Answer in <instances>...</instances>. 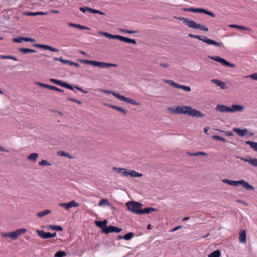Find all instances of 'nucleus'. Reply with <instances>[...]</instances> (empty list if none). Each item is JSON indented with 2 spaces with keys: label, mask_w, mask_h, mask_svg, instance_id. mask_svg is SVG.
Returning <instances> with one entry per match:
<instances>
[{
  "label": "nucleus",
  "mask_w": 257,
  "mask_h": 257,
  "mask_svg": "<svg viewBox=\"0 0 257 257\" xmlns=\"http://www.w3.org/2000/svg\"><path fill=\"white\" fill-rule=\"evenodd\" d=\"M189 37L198 39L200 41H202L204 43H205L208 45H212L216 47H220L221 46V43L217 42L213 40L210 39L205 36H199L192 34H189Z\"/></svg>",
  "instance_id": "obj_1"
},
{
  "label": "nucleus",
  "mask_w": 257,
  "mask_h": 257,
  "mask_svg": "<svg viewBox=\"0 0 257 257\" xmlns=\"http://www.w3.org/2000/svg\"><path fill=\"white\" fill-rule=\"evenodd\" d=\"M142 206V203L134 201H129L126 203L127 209L137 214H140Z\"/></svg>",
  "instance_id": "obj_2"
},
{
  "label": "nucleus",
  "mask_w": 257,
  "mask_h": 257,
  "mask_svg": "<svg viewBox=\"0 0 257 257\" xmlns=\"http://www.w3.org/2000/svg\"><path fill=\"white\" fill-rule=\"evenodd\" d=\"M26 231V229L22 228L18 229L14 231L3 233L2 236L4 237H9L13 240H16L20 235L25 233Z\"/></svg>",
  "instance_id": "obj_3"
},
{
  "label": "nucleus",
  "mask_w": 257,
  "mask_h": 257,
  "mask_svg": "<svg viewBox=\"0 0 257 257\" xmlns=\"http://www.w3.org/2000/svg\"><path fill=\"white\" fill-rule=\"evenodd\" d=\"M187 114L189 116L196 117H202L205 116L204 113H202L201 111L193 108L192 107L188 106L186 107Z\"/></svg>",
  "instance_id": "obj_4"
},
{
  "label": "nucleus",
  "mask_w": 257,
  "mask_h": 257,
  "mask_svg": "<svg viewBox=\"0 0 257 257\" xmlns=\"http://www.w3.org/2000/svg\"><path fill=\"white\" fill-rule=\"evenodd\" d=\"M164 82L175 88L182 89L184 91L188 92L191 91V88L189 86L180 85L173 80L164 79Z\"/></svg>",
  "instance_id": "obj_5"
},
{
  "label": "nucleus",
  "mask_w": 257,
  "mask_h": 257,
  "mask_svg": "<svg viewBox=\"0 0 257 257\" xmlns=\"http://www.w3.org/2000/svg\"><path fill=\"white\" fill-rule=\"evenodd\" d=\"M208 57L212 60L219 62L222 65L232 68L235 67V65L234 64L230 63L219 56H208Z\"/></svg>",
  "instance_id": "obj_6"
},
{
  "label": "nucleus",
  "mask_w": 257,
  "mask_h": 257,
  "mask_svg": "<svg viewBox=\"0 0 257 257\" xmlns=\"http://www.w3.org/2000/svg\"><path fill=\"white\" fill-rule=\"evenodd\" d=\"M49 81L50 82H51L52 83H54L56 85H58L59 86H60L61 87L66 88L70 90H73V86L66 82H64V81H61L60 80L56 79H54V78L50 79Z\"/></svg>",
  "instance_id": "obj_7"
},
{
  "label": "nucleus",
  "mask_w": 257,
  "mask_h": 257,
  "mask_svg": "<svg viewBox=\"0 0 257 257\" xmlns=\"http://www.w3.org/2000/svg\"><path fill=\"white\" fill-rule=\"evenodd\" d=\"M36 232L38 235L43 239L55 237L57 235L56 232H54L53 233H51L50 232H46L43 230H37Z\"/></svg>",
  "instance_id": "obj_8"
},
{
  "label": "nucleus",
  "mask_w": 257,
  "mask_h": 257,
  "mask_svg": "<svg viewBox=\"0 0 257 257\" xmlns=\"http://www.w3.org/2000/svg\"><path fill=\"white\" fill-rule=\"evenodd\" d=\"M93 66L98 67L99 68H106L109 67H117V65L113 63H109L103 62H99L94 61L93 62Z\"/></svg>",
  "instance_id": "obj_9"
},
{
  "label": "nucleus",
  "mask_w": 257,
  "mask_h": 257,
  "mask_svg": "<svg viewBox=\"0 0 257 257\" xmlns=\"http://www.w3.org/2000/svg\"><path fill=\"white\" fill-rule=\"evenodd\" d=\"M187 107H188V106L180 105L178 106L175 109L169 108L168 109L170 110L172 113L187 114V113L186 112L187 111Z\"/></svg>",
  "instance_id": "obj_10"
},
{
  "label": "nucleus",
  "mask_w": 257,
  "mask_h": 257,
  "mask_svg": "<svg viewBox=\"0 0 257 257\" xmlns=\"http://www.w3.org/2000/svg\"><path fill=\"white\" fill-rule=\"evenodd\" d=\"M79 204L74 200L71 201L68 203H61L59 204V206L65 208L66 210L69 209L72 207H78Z\"/></svg>",
  "instance_id": "obj_11"
},
{
  "label": "nucleus",
  "mask_w": 257,
  "mask_h": 257,
  "mask_svg": "<svg viewBox=\"0 0 257 257\" xmlns=\"http://www.w3.org/2000/svg\"><path fill=\"white\" fill-rule=\"evenodd\" d=\"M121 230L122 229L117 226L109 225L108 226H107V228H106L104 230V233L108 234L109 233H118L120 232Z\"/></svg>",
  "instance_id": "obj_12"
},
{
  "label": "nucleus",
  "mask_w": 257,
  "mask_h": 257,
  "mask_svg": "<svg viewBox=\"0 0 257 257\" xmlns=\"http://www.w3.org/2000/svg\"><path fill=\"white\" fill-rule=\"evenodd\" d=\"M34 46L36 47L42 48L45 50H48L54 52H58L59 51L58 49L47 45L34 44Z\"/></svg>",
  "instance_id": "obj_13"
},
{
  "label": "nucleus",
  "mask_w": 257,
  "mask_h": 257,
  "mask_svg": "<svg viewBox=\"0 0 257 257\" xmlns=\"http://www.w3.org/2000/svg\"><path fill=\"white\" fill-rule=\"evenodd\" d=\"M216 111L221 112H230V107L223 104H217L215 108Z\"/></svg>",
  "instance_id": "obj_14"
},
{
  "label": "nucleus",
  "mask_w": 257,
  "mask_h": 257,
  "mask_svg": "<svg viewBox=\"0 0 257 257\" xmlns=\"http://www.w3.org/2000/svg\"><path fill=\"white\" fill-rule=\"evenodd\" d=\"M107 220L106 219H104L103 221L95 220V225L97 227H99L100 228H101L102 229V231L103 233L104 231V230L107 228Z\"/></svg>",
  "instance_id": "obj_15"
},
{
  "label": "nucleus",
  "mask_w": 257,
  "mask_h": 257,
  "mask_svg": "<svg viewBox=\"0 0 257 257\" xmlns=\"http://www.w3.org/2000/svg\"><path fill=\"white\" fill-rule=\"evenodd\" d=\"M244 107L239 104H232L231 107H230V112H241L243 111Z\"/></svg>",
  "instance_id": "obj_16"
},
{
  "label": "nucleus",
  "mask_w": 257,
  "mask_h": 257,
  "mask_svg": "<svg viewBox=\"0 0 257 257\" xmlns=\"http://www.w3.org/2000/svg\"><path fill=\"white\" fill-rule=\"evenodd\" d=\"M233 131L241 137H243L248 133L247 128L240 129L239 128H234Z\"/></svg>",
  "instance_id": "obj_17"
},
{
  "label": "nucleus",
  "mask_w": 257,
  "mask_h": 257,
  "mask_svg": "<svg viewBox=\"0 0 257 257\" xmlns=\"http://www.w3.org/2000/svg\"><path fill=\"white\" fill-rule=\"evenodd\" d=\"M240 185H242L247 190H250L254 191L255 189L253 186L250 185L247 182H246L243 180H240Z\"/></svg>",
  "instance_id": "obj_18"
},
{
  "label": "nucleus",
  "mask_w": 257,
  "mask_h": 257,
  "mask_svg": "<svg viewBox=\"0 0 257 257\" xmlns=\"http://www.w3.org/2000/svg\"><path fill=\"white\" fill-rule=\"evenodd\" d=\"M240 185H242L247 190H250L254 191L255 189L253 186L250 185L247 182H246L243 180H240Z\"/></svg>",
  "instance_id": "obj_19"
},
{
  "label": "nucleus",
  "mask_w": 257,
  "mask_h": 257,
  "mask_svg": "<svg viewBox=\"0 0 257 257\" xmlns=\"http://www.w3.org/2000/svg\"><path fill=\"white\" fill-rule=\"evenodd\" d=\"M211 81L215 84L217 86H219L221 89H226V83L219 79H212Z\"/></svg>",
  "instance_id": "obj_20"
},
{
  "label": "nucleus",
  "mask_w": 257,
  "mask_h": 257,
  "mask_svg": "<svg viewBox=\"0 0 257 257\" xmlns=\"http://www.w3.org/2000/svg\"><path fill=\"white\" fill-rule=\"evenodd\" d=\"M222 182L228 184L233 186H238L240 185V180L238 181L230 180L228 179H223L222 180Z\"/></svg>",
  "instance_id": "obj_21"
},
{
  "label": "nucleus",
  "mask_w": 257,
  "mask_h": 257,
  "mask_svg": "<svg viewBox=\"0 0 257 257\" xmlns=\"http://www.w3.org/2000/svg\"><path fill=\"white\" fill-rule=\"evenodd\" d=\"M246 231L245 230H241L239 232V240L240 243L246 242Z\"/></svg>",
  "instance_id": "obj_22"
},
{
  "label": "nucleus",
  "mask_w": 257,
  "mask_h": 257,
  "mask_svg": "<svg viewBox=\"0 0 257 257\" xmlns=\"http://www.w3.org/2000/svg\"><path fill=\"white\" fill-rule=\"evenodd\" d=\"M203 9L190 8H182V10L185 12H191L192 13H202Z\"/></svg>",
  "instance_id": "obj_23"
},
{
  "label": "nucleus",
  "mask_w": 257,
  "mask_h": 257,
  "mask_svg": "<svg viewBox=\"0 0 257 257\" xmlns=\"http://www.w3.org/2000/svg\"><path fill=\"white\" fill-rule=\"evenodd\" d=\"M100 34H102L103 36L111 39H116L118 40L119 35H112L107 32H100Z\"/></svg>",
  "instance_id": "obj_24"
},
{
  "label": "nucleus",
  "mask_w": 257,
  "mask_h": 257,
  "mask_svg": "<svg viewBox=\"0 0 257 257\" xmlns=\"http://www.w3.org/2000/svg\"><path fill=\"white\" fill-rule=\"evenodd\" d=\"M112 169L115 171H117V173H121L124 176H127V174L126 173H128V171L126 169L124 168H116L114 167L112 168Z\"/></svg>",
  "instance_id": "obj_25"
},
{
  "label": "nucleus",
  "mask_w": 257,
  "mask_h": 257,
  "mask_svg": "<svg viewBox=\"0 0 257 257\" xmlns=\"http://www.w3.org/2000/svg\"><path fill=\"white\" fill-rule=\"evenodd\" d=\"M68 26L72 27H74L77 29H82V30H89V28L84 26L81 25L80 24H76L72 23H69L68 24Z\"/></svg>",
  "instance_id": "obj_26"
},
{
  "label": "nucleus",
  "mask_w": 257,
  "mask_h": 257,
  "mask_svg": "<svg viewBox=\"0 0 257 257\" xmlns=\"http://www.w3.org/2000/svg\"><path fill=\"white\" fill-rule=\"evenodd\" d=\"M157 209L155 208L152 207H147L145 208L144 209L141 208V211L140 214H149L152 211H156Z\"/></svg>",
  "instance_id": "obj_27"
},
{
  "label": "nucleus",
  "mask_w": 257,
  "mask_h": 257,
  "mask_svg": "<svg viewBox=\"0 0 257 257\" xmlns=\"http://www.w3.org/2000/svg\"><path fill=\"white\" fill-rule=\"evenodd\" d=\"M128 175H130L132 177H141L143 176V174L136 172L135 170H129L128 173H126Z\"/></svg>",
  "instance_id": "obj_28"
},
{
  "label": "nucleus",
  "mask_w": 257,
  "mask_h": 257,
  "mask_svg": "<svg viewBox=\"0 0 257 257\" xmlns=\"http://www.w3.org/2000/svg\"><path fill=\"white\" fill-rule=\"evenodd\" d=\"M57 155L58 156L65 157L69 159L73 158V157L71 156L69 153L64 151H60L57 152Z\"/></svg>",
  "instance_id": "obj_29"
},
{
  "label": "nucleus",
  "mask_w": 257,
  "mask_h": 257,
  "mask_svg": "<svg viewBox=\"0 0 257 257\" xmlns=\"http://www.w3.org/2000/svg\"><path fill=\"white\" fill-rule=\"evenodd\" d=\"M19 51L23 53V54H27V53H32L36 52V51L33 49H29V48H21L19 49Z\"/></svg>",
  "instance_id": "obj_30"
},
{
  "label": "nucleus",
  "mask_w": 257,
  "mask_h": 257,
  "mask_svg": "<svg viewBox=\"0 0 257 257\" xmlns=\"http://www.w3.org/2000/svg\"><path fill=\"white\" fill-rule=\"evenodd\" d=\"M38 157V154L36 153L30 154L27 157L28 160L30 161L35 162Z\"/></svg>",
  "instance_id": "obj_31"
},
{
  "label": "nucleus",
  "mask_w": 257,
  "mask_h": 257,
  "mask_svg": "<svg viewBox=\"0 0 257 257\" xmlns=\"http://www.w3.org/2000/svg\"><path fill=\"white\" fill-rule=\"evenodd\" d=\"M185 21L186 22H185V24L187 25L188 27L191 28L195 29L196 24L195 22L192 20H189L188 19H187V20H185Z\"/></svg>",
  "instance_id": "obj_32"
},
{
  "label": "nucleus",
  "mask_w": 257,
  "mask_h": 257,
  "mask_svg": "<svg viewBox=\"0 0 257 257\" xmlns=\"http://www.w3.org/2000/svg\"><path fill=\"white\" fill-rule=\"evenodd\" d=\"M245 143L247 145H249L250 148H251L254 151L257 152V142L247 141L245 142Z\"/></svg>",
  "instance_id": "obj_33"
},
{
  "label": "nucleus",
  "mask_w": 257,
  "mask_h": 257,
  "mask_svg": "<svg viewBox=\"0 0 257 257\" xmlns=\"http://www.w3.org/2000/svg\"><path fill=\"white\" fill-rule=\"evenodd\" d=\"M103 205H107L108 206H111L112 209H114V207L113 206H111V204L109 202L108 200L106 199H102L100 200L98 203V205L100 206H103Z\"/></svg>",
  "instance_id": "obj_34"
},
{
  "label": "nucleus",
  "mask_w": 257,
  "mask_h": 257,
  "mask_svg": "<svg viewBox=\"0 0 257 257\" xmlns=\"http://www.w3.org/2000/svg\"><path fill=\"white\" fill-rule=\"evenodd\" d=\"M51 212V210H49V209H46V210H44L41 212H38L37 214V216L38 217H40V218H41V217H43L47 215H48V214H49Z\"/></svg>",
  "instance_id": "obj_35"
},
{
  "label": "nucleus",
  "mask_w": 257,
  "mask_h": 257,
  "mask_svg": "<svg viewBox=\"0 0 257 257\" xmlns=\"http://www.w3.org/2000/svg\"><path fill=\"white\" fill-rule=\"evenodd\" d=\"M47 228L49 229H51L58 231H61L63 230V228L59 225H50L47 227Z\"/></svg>",
  "instance_id": "obj_36"
},
{
  "label": "nucleus",
  "mask_w": 257,
  "mask_h": 257,
  "mask_svg": "<svg viewBox=\"0 0 257 257\" xmlns=\"http://www.w3.org/2000/svg\"><path fill=\"white\" fill-rule=\"evenodd\" d=\"M220 255V251L218 249H217L210 253L208 255V257H219Z\"/></svg>",
  "instance_id": "obj_37"
},
{
  "label": "nucleus",
  "mask_w": 257,
  "mask_h": 257,
  "mask_svg": "<svg viewBox=\"0 0 257 257\" xmlns=\"http://www.w3.org/2000/svg\"><path fill=\"white\" fill-rule=\"evenodd\" d=\"M135 235V233L132 232H130L123 235L124 239L129 240L132 239Z\"/></svg>",
  "instance_id": "obj_38"
},
{
  "label": "nucleus",
  "mask_w": 257,
  "mask_h": 257,
  "mask_svg": "<svg viewBox=\"0 0 257 257\" xmlns=\"http://www.w3.org/2000/svg\"><path fill=\"white\" fill-rule=\"evenodd\" d=\"M118 37L119 38H118V40H119L120 41H122V42H125L126 43H130V42L131 41V39L127 38V37H125L120 36V35H119Z\"/></svg>",
  "instance_id": "obj_39"
},
{
  "label": "nucleus",
  "mask_w": 257,
  "mask_h": 257,
  "mask_svg": "<svg viewBox=\"0 0 257 257\" xmlns=\"http://www.w3.org/2000/svg\"><path fill=\"white\" fill-rule=\"evenodd\" d=\"M113 96H115V97H116L117 98H118V99H119L120 100L123 101L124 102H125L126 98H127V97H125L123 95H121L118 93H114Z\"/></svg>",
  "instance_id": "obj_40"
},
{
  "label": "nucleus",
  "mask_w": 257,
  "mask_h": 257,
  "mask_svg": "<svg viewBox=\"0 0 257 257\" xmlns=\"http://www.w3.org/2000/svg\"><path fill=\"white\" fill-rule=\"evenodd\" d=\"M66 252L63 250H59L57 251L54 255V257H63L66 255Z\"/></svg>",
  "instance_id": "obj_41"
},
{
  "label": "nucleus",
  "mask_w": 257,
  "mask_h": 257,
  "mask_svg": "<svg viewBox=\"0 0 257 257\" xmlns=\"http://www.w3.org/2000/svg\"><path fill=\"white\" fill-rule=\"evenodd\" d=\"M22 41H25L24 37H18L13 39V42L14 43H22Z\"/></svg>",
  "instance_id": "obj_42"
},
{
  "label": "nucleus",
  "mask_w": 257,
  "mask_h": 257,
  "mask_svg": "<svg viewBox=\"0 0 257 257\" xmlns=\"http://www.w3.org/2000/svg\"><path fill=\"white\" fill-rule=\"evenodd\" d=\"M229 26L231 28H236L241 29V30H248L247 28H246L244 26H242L232 24V25H230Z\"/></svg>",
  "instance_id": "obj_43"
},
{
  "label": "nucleus",
  "mask_w": 257,
  "mask_h": 257,
  "mask_svg": "<svg viewBox=\"0 0 257 257\" xmlns=\"http://www.w3.org/2000/svg\"><path fill=\"white\" fill-rule=\"evenodd\" d=\"M54 61H59L63 63L67 64H68L69 61V60H68L63 59L62 57H60V58L55 57L54 58Z\"/></svg>",
  "instance_id": "obj_44"
},
{
  "label": "nucleus",
  "mask_w": 257,
  "mask_h": 257,
  "mask_svg": "<svg viewBox=\"0 0 257 257\" xmlns=\"http://www.w3.org/2000/svg\"><path fill=\"white\" fill-rule=\"evenodd\" d=\"M189 155L193 156H198L200 155L206 156L207 154L203 152H197L194 153H189Z\"/></svg>",
  "instance_id": "obj_45"
},
{
  "label": "nucleus",
  "mask_w": 257,
  "mask_h": 257,
  "mask_svg": "<svg viewBox=\"0 0 257 257\" xmlns=\"http://www.w3.org/2000/svg\"><path fill=\"white\" fill-rule=\"evenodd\" d=\"M203 14H205L206 15H207L208 16H210L212 17H215V15L211 11H209L206 9H203L202 11Z\"/></svg>",
  "instance_id": "obj_46"
},
{
  "label": "nucleus",
  "mask_w": 257,
  "mask_h": 257,
  "mask_svg": "<svg viewBox=\"0 0 257 257\" xmlns=\"http://www.w3.org/2000/svg\"><path fill=\"white\" fill-rule=\"evenodd\" d=\"M213 139H214V140H220L223 142H226V140L224 138H222V137H221L219 136H217V135H214L212 137Z\"/></svg>",
  "instance_id": "obj_47"
},
{
  "label": "nucleus",
  "mask_w": 257,
  "mask_h": 257,
  "mask_svg": "<svg viewBox=\"0 0 257 257\" xmlns=\"http://www.w3.org/2000/svg\"><path fill=\"white\" fill-rule=\"evenodd\" d=\"M39 164L40 166H51V164L46 160H42L41 161L39 162Z\"/></svg>",
  "instance_id": "obj_48"
},
{
  "label": "nucleus",
  "mask_w": 257,
  "mask_h": 257,
  "mask_svg": "<svg viewBox=\"0 0 257 257\" xmlns=\"http://www.w3.org/2000/svg\"><path fill=\"white\" fill-rule=\"evenodd\" d=\"M94 60H81V62L84 64L91 65L93 66Z\"/></svg>",
  "instance_id": "obj_49"
},
{
  "label": "nucleus",
  "mask_w": 257,
  "mask_h": 257,
  "mask_svg": "<svg viewBox=\"0 0 257 257\" xmlns=\"http://www.w3.org/2000/svg\"><path fill=\"white\" fill-rule=\"evenodd\" d=\"M36 84L40 87H44L46 88L49 89V87H50V85H48L47 84H44V83H43L41 82H36Z\"/></svg>",
  "instance_id": "obj_50"
},
{
  "label": "nucleus",
  "mask_w": 257,
  "mask_h": 257,
  "mask_svg": "<svg viewBox=\"0 0 257 257\" xmlns=\"http://www.w3.org/2000/svg\"><path fill=\"white\" fill-rule=\"evenodd\" d=\"M115 110L121 112L122 114L125 115L126 114V111L123 108L119 107V106H116V108H115Z\"/></svg>",
  "instance_id": "obj_51"
},
{
  "label": "nucleus",
  "mask_w": 257,
  "mask_h": 257,
  "mask_svg": "<svg viewBox=\"0 0 257 257\" xmlns=\"http://www.w3.org/2000/svg\"><path fill=\"white\" fill-rule=\"evenodd\" d=\"M237 158L240 159V160H243L245 162H247L251 164V160H252V158L250 157H248L247 158L244 159L242 157H237Z\"/></svg>",
  "instance_id": "obj_52"
},
{
  "label": "nucleus",
  "mask_w": 257,
  "mask_h": 257,
  "mask_svg": "<svg viewBox=\"0 0 257 257\" xmlns=\"http://www.w3.org/2000/svg\"><path fill=\"white\" fill-rule=\"evenodd\" d=\"M68 64L70 65H71V66H75L77 67H79L80 66V65L79 63L74 62L70 60H69Z\"/></svg>",
  "instance_id": "obj_53"
},
{
  "label": "nucleus",
  "mask_w": 257,
  "mask_h": 257,
  "mask_svg": "<svg viewBox=\"0 0 257 257\" xmlns=\"http://www.w3.org/2000/svg\"><path fill=\"white\" fill-rule=\"evenodd\" d=\"M247 77H249L253 80H257V73H253Z\"/></svg>",
  "instance_id": "obj_54"
},
{
  "label": "nucleus",
  "mask_w": 257,
  "mask_h": 257,
  "mask_svg": "<svg viewBox=\"0 0 257 257\" xmlns=\"http://www.w3.org/2000/svg\"><path fill=\"white\" fill-rule=\"evenodd\" d=\"M25 42H35L36 40L31 38H28V37H25Z\"/></svg>",
  "instance_id": "obj_55"
},
{
  "label": "nucleus",
  "mask_w": 257,
  "mask_h": 257,
  "mask_svg": "<svg viewBox=\"0 0 257 257\" xmlns=\"http://www.w3.org/2000/svg\"><path fill=\"white\" fill-rule=\"evenodd\" d=\"M25 15L28 16H37L36 12H27L25 13Z\"/></svg>",
  "instance_id": "obj_56"
},
{
  "label": "nucleus",
  "mask_w": 257,
  "mask_h": 257,
  "mask_svg": "<svg viewBox=\"0 0 257 257\" xmlns=\"http://www.w3.org/2000/svg\"><path fill=\"white\" fill-rule=\"evenodd\" d=\"M11 55H0V58L2 59H10Z\"/></svg>",
  "instance_id": "obj_57"
},
{
  "label": "nucleus",
  "mask_w": 257,
  "mask_h": 257,
  "mask_svg": "<svg viewBox=\"0 0 257 257\" xmlns=\"http://www.w3.org/2000/svg\"><path fill=\"white\" fill-rule=\"evenodd\" d=\"M251 164L253 166L257 167V159H252Z\"/></svg>",
  "instance_id": "obj_58"
},
{
  "label": "nucleus",
  "mask_w": 257,
  "mask_h": 257,
  "mask_svg": "<svg viewBox=\"0 0 257 257\" xmlns=\"http://www.w3.org/2000/svg\"><path fill=\"white\" fill-rule=\"evenodd\" d=\"M131 104H133L136 105H140L141 104L139 102L136 101L135 100L132 99L131 102Z\"/></svg>",
  "instance_id": "obj_59"
},
{
  "label": "nucleus",
  "mask_w": 257,
  "mask_h": 257,
  "mask_svg": "<svg viewBox=\"0 0 257 257\" xmlns=\"http://www.w3.org/2000/svg\"><path fill=\"white\" fill-rule=\"evenodd\" d=\"M131 104H133L136 105H140L141 104L139 102L136 101L135 100L132 99L131 102Z\"/></svg>",
  "instance_id": "obj_60"
},
{
  "label": "nucleus",
  "mask_w": 257,
  "mask_h": 257,
  "mask_svg": "<svg viewBox=\"0 0 257 257\" xmlns=\"http://www.w3.org/2000/svg\"><path fill=\"white\" fill-rule=\"evenodd\" d=\"M174 18L175 19H178L180 21H182L183 22V23L185 24V22H186L185 21V20H187V18H183V17H175Z\"/></svg>",
  "instance_id": "obj_61"
},
{
  "label": "nucleus",
  "mask_w": 257,
  "mask_h": 257,
  "mask_svg": "<svg viewBox=\"0 0 257 257\" xmlns=\"http://www.w3.org/2000/svg\"><path fill=\"white\" fill-rule=\"evenodd\" d=\"M182 227V225L177 226L174 227V228H173L171 231L172 232H174V231L178 230L179 229H180V228H181Z\"/></svg>",
  "instance_id": "obj_62"
},
{
  "label": "nucleus",
  "mask_w": 257,
  "mask_h": 257,
  "mask_svg": "<svg viewBox=\"0 0 257 257\" xmlns=\"http://www.w3.org/2000/svg\"><path fill=\"white\" fill-rule=\"evenodd\" d=\"M159 65L160 66L163 67L164 68H168L169 67L168 64H167V63H160L159 64Z\"/></svg>",
  "instance_id": "obj_63"
},
{
  "label": "nucleus",
  "mask_w": 257,
  "mask_h": 257,
  "mask_svg": "<svg viewBox=\"0 0 257 257\" xmlns=\"http://www.w3.org/2000/svg\"><path fill=\"white\" fill-rule=\"evenodd\" d=\"M200 30H202V31H208L209 29L206 26H205L204 25H202Z\"/></svg>",
  "instance_id": "obj_64"
}]
</instances>
